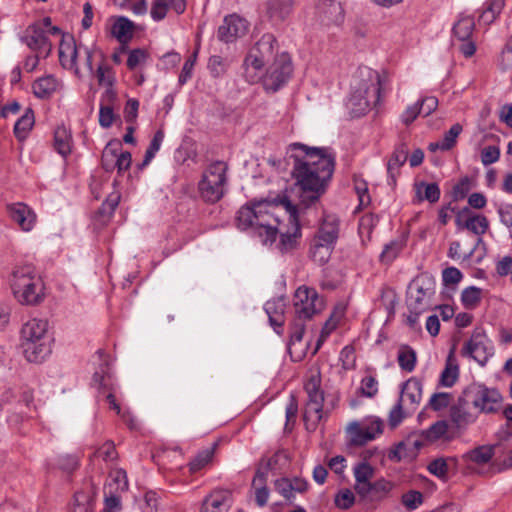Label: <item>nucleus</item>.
<instances>
[{
    "instance_id": "f8f14e48",
    "label": "nucleus",
    "mask_w": 512,
    "mask_h": 512,
    "mask_svg": "<svg viewBox=\"0 0 512 512\" xmlns=\"http://www.w3.org/2000/svg\"><path fill=\"white\" fill-rule=\"evenodd\" d=\"M304 388L308 395L304 419L307 422H311L313 428H315L323 418L324 392L321 389L320 372L311 374Z\"/></svg>"
},
{
    "instance_id": "4c0bfd02",
    "label": "nucleus",
    "mask_w": 512,
    "mask_h": 512,
    "mask_svg": "<svg viewBox=\"0 0 512 512\" xmlns=\"http://www.w3.org/2000/svg\"><path fill=\"white\" fill-rule=\"evenodd\" d=\"M416 194L420 201L427 200L434 203L439 200L441 192L437 183L422 182L417 185Z\"/></svg>"
},
{
    "instance_id": "9b49d317",
    "label": "nucleus",
    "mask_w": 512,
    "mask_h": 512,
    "mask_svg": "<svg viewBox=\"0 0 512 512\" xmlns=\"http://www.w3.org/2000/svg\"><path fill=\"white\" fill-rule=\"evenodd\" d=\"M324 301L314 288L302 285L293 295L294 314L297 319L310 320L324 309Z\"/></svg>"
},
{
    "instance_id": "338daca9",
    "label": "nucleus",
    "mask_w": 512,
    "mask_h": 512,
    "mask_svg": "<svg viewBox=\"0 0 512 512\" xmlns=\"http://www.w3.org/2000/svg\"><path fill=\"white\" fill-rule=\"evenodd\" d=\"M442 279L445 285L457 284L462 279V273L456 267H448L443 270Z\"/></svg>"
},
{
    "instance_id": "e433bc0d",
    "label": "nucleus",
    "mask_w": 512,
    "mask_h": 512,
    "mask_svg": "<svg viewBox=\"0 0 512 512\" xmlns=\"http://www.w3.org/2000/svg\"><path fill=\"white\" fill-rule=\"evenodd\" d=\"M482 300V289L476 286H469L461 293V303L464 308L473 310L479 306Z\"/></svg>"
},
{
    "instance_id": "f257e3e1",
    "label": "nucleus",
    "mask_w": 512,
    "mask_h": 512,
    "mask_svg": "<svg viewBox=\"0 0 512 512\" xmlns=\"http://www.w3.org/2000/svg\"><path fill=\"white\" fill-rule=\"evenodd\" d=\"M289 158L293 159V193L304 207L315 205L325 193L331 179L335 159L325 148L309 147L302 143L289 146Z\"/></svg>"
},
{
    "instance_id": "0eeeda50",
    "label": "nucleus",
    "mask_w": 512,
    "mask_h": 512,
    "mask_svg": "<svg viewBox=\"0 0 512 512\" xmlns=\"http://www.w3.org/2000/svg\"><path fill=\"white\" fill-rule=\"evenodd\" d=\"M301 227L281 226L279 229L278 226H247V228H254L253 235L258 236L264 245H272L279 236L277 248L281 252L292 250L297 246L302 236Z\"/></svg>"
},
{
    "instance_id": "6ab92c4d",
    "label": "nucleus",
    "mask_w": 512,
    "mask_h": 512,
    "mask_svg": "<svg viewBox=\"0 0 512 512\" xmlns=\"http://www.w3.org/2000/svg\"><path fill=\"white\" fill-rule=\"evenodd\" d=\"M248 30V22L236 14L228 15L218 28V38L225 43H231L242 37Z\"/></svg>"
},
{
    "instance_id": "dca6fc26",
    "label": "nucleus",
    "mask_w": 512,
    "mask_h": 512,
    "mask_svg": "<svg viewBox=\"0 0 512 512\" xmlns=\"http://www.w3.org/2000/svg\"><path fill=\"white\" fill-rule=\"evenodd\" d=\"M277 47V40L271 33H266L255 43L249 54L244 60L246 71L252 67L255 71H260L266 63L274 59V51Z\"/></svg>"
},
{
    "instance_id": "e2e57ef3",
    "label": "nucleus",
    "mask_w": 512,
    "mask_h": 512,
    "mask_svg": "<svg viewBox=\"0 0 512 512\" xmlns=\"http://www.w3.org/2000/svg\"><path fill=\"white\" fill-rule=\"evenodd\" d=\"M197 57V52H194L193 55H191L184 63L181 73L178 78V82L180 85H184L191 77H192V71L195 66Z\"/></svg>"
},
{
    "instance_id": "20e7f679",
    "label": "nucleus",
    "mask_w": 512,
    "mask_h": 512,
    "mask_svg": "<svg viewBox=\"0 0 512 512\" xmlns=\"http://www.w3.org/2000/svg\"><path fill=\"white\" fill-rule=\"evenodd\" d=\"M361 79L349 98V106L355 116L364 115L381 100L382 79L376 70L360 71Z\"/></svg>"
},
{
    "instance_id": "c03bdc74",
    "label": "nucleus",
    "mask_w": 512,
    "mask_h": 512,
    "mask_svg": "<svg viewBox=\"0 0 512 512\" xmlns=\"http://www.w3.org/2000/svg\"><path fill=\"white\" fill-rule=\"evenodd\" d=\"M382 425V421L377 420L375 432H370V428L359 429L353 437V442L357 445H363L368 441L375 439L377 435L382 433Z\"/></svg>"
},
{
    "instance_id": "4be33fe9",
    "label": "nucleus",
    "mask_w": 512,
    "mask_h": 512,
    "mask_svg": "<svg viewBox=\"0 0 512 512\" xmlns=\"http://www.w3.org/2000/svg\"><path fill=\"white\" fill-rule=\"evenodd\" d=\"M392 488V482L381 478L369 483L364 487V491H359L357 494L365 502H379L388 497Z\"/></svg>"
},
{
    "instance_id": "6e6d98bb",
    "label": "nucleus",
    "mask_w": 512,
    "mask_h": 512,
    "mask_svg": "<svg viewBox=\"0 0 512 512\" xmlns=\"http://www.w3.org/2000/svg\"><path fill=\"white\" fill-rule=\"evenodd\" d=\"M428 471L434 476L445 479L448 474V463L444 458H437L428 465Z\"/></svg>"
},
{
    "instance_id": "8fccbe9b",
    "label": "nucleus",
    "mask_w": 512,
    "mask_h": 512,
    "mask_svg": "<svg viewBox=\"0 0 512 512\" xmlns=\"http://www.w3.org/2000/svg\"><path fill=\"white\" fill-rule=\"evenodd\" d=\"M168 10V0H154L150 10L151 18L156 22L162 21L166 17Z\"/></svg>"
},
{
    "instance_id": "052dcab7",
    "label": "nucleus",
    "mask_w": 512,
    "mask_h": 512,
    "mask_svg": "<svg viewBox=\"0 0 512 512\" xmlns=\"http://www.w3.org/2000/svg\"><path fill=\"white\" fill-rule=\"evenodd\" d=\"M355 501V496L349 489L341 490L335 496V505L340 509H349Z\"/></svg>"
},
{
    "instance_id": "13d9d810",
    "label": "nucleus",
    "mask_w": 512,
    "mask_h": 512,
    "mask_svg": "<svg viewBox=\"0 0 512 512\" xmlns=\"http://www.w3.org/2000/svg\"><path fill=\"white\" fill-rule=\"evenodd\" d=\"M423 502V495L421 492L416 490H410L407 493L402 495V503L403 505L410 509L414 510L418 508Z\"/></svg>"
},
{
    "instance_id": "c756f323",
    "label": "nucleus",
    "mask_w": 512,
    "mask_h": 512,
    "mask_svg": "<svg viewBox=\"0 0 512 512\" xmlns=\"http://www.w3.org/2000/svg\"><path fill=\"white\" fill-rule=\"evenodd\" d=\"M495 448V445L478 446L466 452L462 457L465 462H473L478 465H485L493 458Z\"/></svg>"
},
{
    "instance_id": "412c9836",
    "label": "nucleus",
    "mask_w": 512,
    "mask_h": 512,
    "mask_svg": "<svg viewBox=\"0 0 512 512\" xmlns=\"http://www.w3.org/2000/svg\"><path fill=\"white\" fill-rule=\"evenodd\" d=\"M453 217L455 224H488L485 216L472 212L468 207L456 210L454 207L447 206L439 212V220L442 224H446Z\"/></svg>"
},
{
    "instance_id": "09e8293b",
    "label": "nucleus",
    "mask_w": 512,
    "mask_h": 512,
    "mask_svg": "<svg viewBox=\"0 0 512 512\" xmlns=\"http://www.w3.org/2000/svg\"><path fill=\"white\" fill-rule=\"evenodd\" d=\"M93 456L99 457L105 462H113L118 458V453L114 443L107 441L94 452Z\"/></svg>"
},
{
    "instance_id": "473e14b6",
    "label": "nucleus",
    "mask_w": 512,
    "mask_h": 512,
    "mask_svg": "<svg viewBox=\"0 0 512 512\" xmlns=\"http://www.w3.org/2000/svg\"><path fill=\"white\" fill-rule=\"evenodd\" d=\"M408 232H403L400 239L392 240L385 245L382 253L380 254V261L384 264L392 263L400 254L406 244L405 235Z\"/></svg>"
},
{
    "instance_id": "72a5a7b5",
    "label": "nucleus",
    "mask_w": 512,
    "mask_h": 512,
    "mask_svg": "<svg viewBox=\"0 0 512 512\" xmlns=\"http://www.w3.org/2000/svg\"><path fill=\"white\" fill-rule=\"evenodd\" d=\"M32 88L37 98L46 99L56 91L57 80L51 75L42 77L34 82Z\"/></svg>"
},
{
    "instance_id": "a211bd4d",
    "label": "nucleus",
    "mask_w": 512,
    "mask_h": 512,
    "mask_svg": "<svg viewBox=\"0 0 512 512\" xmlns=\"http://www.w3.org/2000/svg\"><path fill=\"white\" fill-rule=\"evenodd\" d=\"M471 403H468L466 396L462 393L456 403L449 408V419L452 425L459 431L466 430L476 422L478 415L471 411Z\"/></svg>"
},
{
    "instance_id": "680f3d73",
    "label": "nucleus",
    "mask_w": 512,
    "mask_h": 512,
    "mask_svg": "<svg viewBox=\"0 0 512 512\" xmlns=\"http://www.w3.org/2000/svg\"><path fill=\"white\" fill-rule=\"evenodd\" d=\"M500 158V149L498 146H487L481 151V162L484 166H489L497 162Z\"/></svg>"
},
{
    "instance_id": "a19ab883",
    "label": "nucleus",
    "mask_w": 512,
    "mask_h": 512,
    "mask_svg": "<svg viewBox=\"0 0 512 512\" xmlns=\"http://www.w3.org/2000/svg\"><path fill=\"white\" fill-rule=\"evenodd\" d=\"M409 148L404 142L396 145L390 159L388 160V168L390 171L393 169H400L408 159Z\"/></svg>"
},
{
    "instance_id": "1a4fd4ad",
    "label": "nucleus",
    "mask_w": 512,
    "mask_h": 512,
    "mask_svg": "<svg viewBox=\"0 0 512 512\" xmlns=\"http://www.w3.org/2000/svg\"><path fill=\"white\" fill-rule=\"evenodd\" d=\"M489 226H460L457 240L468 260L479 263L486 256L487 248L482 240Z\"/></svg>"
},
{
    "instance_id": "f3484780",
    "label": "nucleus",
    "mask_w": 512,
    "mask_h": 512,
    "mask_svg": "<svg viewBox=\"0 0 512 512\" xmlns=\"http://www.w3.org/2000/svg\"><path fill=\"white\" fill-rule=\"evenodd\" d=\"M86 45L77 43L73 36L63 35L59 45V61L66 69L74 71L77 77H81L77 59L83 56Z\"/></svg>"
},
{
    "instance_id": "c9c22d12",
    "label": "nucleus",
    "mask_w": 512,
    "mask_h": 512,
    "mask_svg": "<svg viewBox=\"0 0 512 512\" xmlns=\"http://www.w3.org/2000/svg\"><path fill=\"white\" fill-rule=\"evenodd\" d=\"M397 361L402 370L412 372L416 366V352L410 346L402 345L398 351Z\"/></svg>"
},
{
    "instance_id": "b1692460",
    "label": "nucleus",
    "mask_w": 512,
    "mask_h": 512,
    "mask_svg": "<svg viewBox=\"0 0 512 512\" xmlns=\"http://www.w3.org/2000/svg\"><path fill=\"white\" fill-rule=\"evenodd\" d=\"M285 308L286 303L282 297L268 300L264 305V310L269 317V322L277 333H280V329L285 321Z\"/></svg>"
},
{
    "instance_id": "39448f33",
    "label": "nucleus",
    "mask_w": 512,
    "mask_h": 512,
    "mask_svg": "<svg viewBox=\"0 0 512 512\" xmlns=\"http://www.w3.org/2000/svg\"><path fill=\"white\" fill-rule=\"evenodd\" d=\"M11 287L21 304L37 305L44 300L43 280L31 265H24L13 271Z\"/></svg>"
},
{
    "instance_id": "a18cd8bd",
    "label": "nucleus",
    "mask_w": 512,
    "mask_h": 512,
    "mask_svg": "<svg viewBox=\"0 0 512 512\" xmlns=\"http://www.w3.org/2000/svg\"><path fill=\"white\" fill-rule=\"evenodd\" d=\"M459 368L458 365L451 363L450 357L447 360L446 367L440 376V383L445 387H451L458 379Z\"/></svg>"
},
{
    "instance_id": "774afa93",
    "label": "nucleus",
    "mask_w": 512,
    "mask_h": 512,
    "mask_svg": "<svg viewBox=\"0 0 512 512\" xmlns=\"http://www.w3.org/2000/svg\"><path fill=\"white\" fill-rule=\"evenodd\" d=\"M208 69L210 74L215 78L224 74L225 68L222 57L218 55L211 56L208 61Z\"/></svg>"
},
{
    "instance_id": "f704fd0d",
    "label": "nucleus",
    "mask_w": 512,
    "mask_h": 512,
    "mask_svg": "<svg viewBox=\"0 0 512 512\" xmlns=\"http://www.w3.org/2000/svg\"><path fill=\"white\" fill-rule=\"evenodd\" d=\"M475 22L471 16L461 17L453 26V34L460 41L469 40L474 30Z\"/></svg>"
},
{
    "instance_id": "bf43d9fd",
    "label": "nucleus",
    "mask_w": 512,
    "mask_h": 512,
    "mask_svg": "<svg viewBox=\"0 0 512 512\" xmlns=\"http://www.w3.org/2000/svg\"><path fill=\"white\" fill-rule=\"evenodd\" d=\"M148 58L146 50L141 48L133 49L129 52L127 59V67L129 70H134L138 65L145 62Z\"/></svg>"
},
{
    "instance_id": "864d4df0",
    "label": "nucleus",
    "mask_w": 512,
    "mask_h": 512,
    "mask_svg": "<svg viewBox=\"0 0 512 512\" xmlns=\"http://www.w3.org/2000/svg\"><path fill=\"white\" fill-rule=\"evenodd\" d=\"M378 392V382L374 376H365L361 381L360 393L365 397L372 398Z\"/></svg>"
},
{
    "instance_id": "6e6552de",
    "label": "nucleus",
    "mask_w": 512,
    "mask_h": 512,
    "mask_svg": "<svg viewBox=\"0 0 512 512\" xmlns=\"http://www.w3.org/2000/svg\"><path fill=\"white\" fill-rule=\"evenodd\" d=\"M435 279L422 274L416 277L409 285L407 292V305L409 310L423 313L432 307L431 299L435 294Z\"/></svg>"
},
{
    "instance_id": "a878e982",
    "label": "nucleus",
    "mask_w": 512,
    "mask_h": 512,
    "mask_svg": "<svg viewBox=\"0 0 512 512\" xmlns=\"http://www.w3.org/2000/svg\"><path fill=\"white\" fill-rule=\"evenodd\" d=\"M7 213L16 224H33L37 220L36 213L22 202L7 205Z\"/></svg>"
},
{
    "instance_id": "4468645a",
    "label": "nucleus",
    "mask_w": 512,
    "mask_h": 512,
    "mask_svg": "<svg viewBox=\"0 0 512 512\" xmlns=\"http://www.w3.org/2000/svg\"><path fill=\"white\" fill-rule=\"evenodd\" d=\"M338 236L337 226H320L310 247V257L315 263L324 265L329 261Z\"/></svg>"
},
{
    "instance_id": "37998d69",
    "label": "nucleus",
    "mask_w": 512,
    "mask_h": 512,
    "mask_svg": "<svg viewBox=\"0 0 512 512\" xmlns=\"http://www.w3.org/2000/svg\"><path fill=\"white\" fill-rule=\"evenodd\" d=\"M448 427L449 426L447 421H437L433 423L428 429L423 431V436L430 442L437 441L447 433Z\"/></svg>"
},
{
    "instance_id": "0e129e2a",
    "label": "nucleus",
    "mask_w": 512,
    "mask_h": 512,
    "mask_svg": "<svg viewBox=\"0 0 512 512\" xmlns=\"http://www.w3.org/2000/svg\"><path fill=\"white\" fill-rule=\"evenodd\" d=\"M471 180L468 176L462 177L453 187V197L455 200L464 199L471 190Z\"/></svg>"
},
{
    "instance_id": "79ce46f5",
    "label": "nucleus",
    "mask_w": 512,
    "mask_h": 512,
    "mask_svg": "<svg viewBox=\"0 0 512 512\" xmlns=\"http://www.w3.org/2000/svg\"><path fill=\"white\" fill-rule=\"evenodd\" d=\"M214 448L200 451L188 464L191 473H195L205 467L213 458Z\"/></svg>"
},
{
    "instance_id": "7ed1b4c3",
    "label": "nucleus",
    "mask_w": 512,
    "mask_h": 512,
    "mask_svg": "<svg viewBox=\"0 0 512 512\" xmlns=\"http://www.w3.org/2000/svg\"><path fill=\"white\" fill-rule=\"evenodd\" d=\"M48 322L38 318L26 321L20 330V347L29 362H41L51 353Z\"/></svg>"
},
{
    "instance_id": "423d86ee",
    "label": "nucleus",
    "mask_w": 512,
    "mask_h": 512,
    "mask_svg": "<svg viewBox=\"0 0 512 512\" xmlns=\"http://www.w3.org/2000/svg\"><path fill=\"white\" fill-rule=\"evenodd\" d=\"M227 169L228 166L225 162L215 161L203 173L199 182V191L206 202L216 203L224 196Z\"/></svg>"
},
{
    "instance_id": "69168bd1",
    "label": "nucleus",
    "mask_w": 512,
    "mask_h": 512,
    "mask_svg": "<svg viewBox=\"0 0 512 512\" xmlns=\"http://www.w3.org/2000/svg\"><path fill=\"white\" fill-rule=\"evenodd\" d=\"M164 140V132L163 130H157L154 135H153V138L151 139L150 143H149V146L145 152V154L147 155V160L149 158H154L156 153L159 151L160 147H161V144Z\"/></svg>"
},
{
    "instance_id": "cd10ccee",
    "label": "nucleus",
    "mask_w": 512,
    "mask_h": 512,
    "mask_svg": "<svg viewBox=\"0 0 512 512\" xmlns=\"http://www.w3.org/2000/svg\"><path fill=\"white\" fill-rule=\"evenodd\" d=\"M422 398V384L415 378L407 380L401 391V396L398 401L402 404L403 402L409 401L412 405H418Z\"/></svg>"
},
{
    "instance_id": "2f4dec72",
    "label": "nucleus",
    "mask_w": 512,
    "mask_h": 512,
    "mask_svg": "<svg viewBox=\"0 0 512 512\" xmlns=\"http://www.w3.org/2000/svg\"><path fill=\"white\" fill-rule=\"evenodd\" d=\"M71 133L64 127L59 126L54 131V148L63 157L71 153Z\"/></svg>"
},
{
    "instance_id": "603ef678",
    "label": "nucleus",
    "mask_w": 512,
    "mask_h": 512,
    "mask_svg": "<svg viewBox=\"0 0 512 512\" xmlns=\"http://www.w3.org/2000/svg\"><path fill=\"white\" fill-rule=\"evenodd\" d=\"M451 402V395L446 392L435 393L429 400V406L434 411H440L447 408Z\"/></svg>"
},
{
    "instance_id": "9d476101",
    "label": "nucleus",
    "mask_w": 512,
    "mask_h": 512,
    "mask_svg": "<svg viewBox=\"0 0 512 512\" xmlns=\"http://www.w3.org/2000/svg\"><path fill=\"white\" fill-rule=\"evenodd\" d=\"M293 73V64L288 53L275 56L263 77V87L268 92H277L287 84Z\"/></svg>"
},
{
    "instance_id": "f03ea898",
    "label": "nucleus",
    "mask_w": 512,
    "mask_h": 512,
    "mask_svg": "<svg viewBox=\"0 0 512 512\" xmlns=\"http://www.w3.org/2000/svg\"><path fill=\"white\" fill-rule=\"evenodd\" d=\"M309 207H304L300 199L296 203L287 194H278L274 198L253 200L243 205L237 212V224H269V217L275 216V221L281 220L277 212L283 210L288 218V224H300L301 214Z\"/></svg>"
},
{
    "instance_id": "5fc2aeb1",
    "label": "nucleus",
    "mask_w": 512,
    "mask_h": 512,
    "mask_svg": "<svg viewBox=\"0 0 512 512\" xmlns=\"http://www.w3.org/2000/svg\"><path fill=\"white\" fill-rule=\"evenodd\" d=\"M305 321L306 320L297 319L296 317L294 318L290 331L289 349H291V346L302 341L305 331Z\"/></svg>"
},
{
    "instance_id": "5701e85b",
    "label": "nucleus",
    "mask_w": 512,
    "mask_h": 512,
    "mask_svg": "<svg viewBox=\"0 0 512 512\" xmlns=\"http://www.w3.org/2000/svg\"><path fill=\"white\" fill-rule=\"evenodd\" d=\"M230 508V492L215 490L203 501L200 512H228Z\"/></svg>"
},
{
    "instance_id": "3c124183",
    "label": "nucleus",
    "mask_w": 512,
    "mask_h": 512,
    "mask_svg": "<svg viewBox=\"0 0 512 512\" xmlns=\"http://www.w3.org/2000/svg\"><path fill=\"white\" fill-rule=\"evenodd\" d=\"M117 115L114 113L113 108L109 105H100L99 109V125L102 128L108 129L112 126Z\"/></svg>"
},
{
    "instance_id": "ddd939ff",
    "label": "nucleus",
    "mask_w": 512,
    "mask_h": 512,
    "mask_svg": "<svg viewBox=\"0 0 512 512\" xmlns=\"http://www.w3.org/2000/svg\"><path fill=\"white\" fill-rule=\"evenodd\" d=\"M468 403L481 413H494L501 407L502 396L498 390L480 384H471L464 389Z\"/></svg>"
},
{
    "instance_id": "393cba45",
    "label": "nucleus",
    "mask_w": 512,
    "mask_h": 512,
    "mask_svg": "<svg viewBox=\"0 0 512 512\" xmlns=\"http://www.w3.org/2000/svg\"><path fill=\"white\" fill-rule=\"evenodd\" d=\"M293 0H266V13L271 21H284L292 12Z\"/></svg>"
},
{
    "instance_id": "49530a36",
    "label": "nucleus",
    "mask_w": 512,
    "mask_h": 512,
    "mask_svg": "<svg viewBox=\"0 0 512 512\" xmlns=\"http://www.w3.org/2000/svg\"><path fill=\"white\" fill-rule=\"evenodd\" d=\"M462 130V125L455 123L447 132H445L441 139L442 151H448L455 146L456 139L461 134Z\"/></svg>"
},
{
    "instance_id": "7c9ffc66",
    "label": "nucleus",
    "mask_w": 512,
    "mask_h": 512,
    "mask_svg": "<svg viewBox=\"0 0 512 512\" xmlns=\"http://www.w3.org/2000/svg\"><path fill=\"white\" fill-rule=\"evenodd\" d=\"M35 123L34 111L27 108L25 113L16 121L14 125V135L19 141H24Z\"/></svg>"
},
{
    "instance_id": "bb28decb",
    "label": "nucleus",
    "mask_w": 512,
    "mask_h": 512,
    "mask_svg": "<svg viewBox=\"0 0 512 512\" xmlns=\"http://www.w3.org/2000/svg\"><path fill=\"white\" fill-rule=\"evenodd\" d=\"M353 474L355 478L354 489L358 493L359 491H364V487L371 483V479L374 476V468L368 462L362 461L354 466Z\"/></svg>"
},
{
    "instance_id": "de8ad7c7",
    "label": "nucleus",
    "mask_w": 512,
    "mask_h": 512,
    "mask_svg": "<svg viewBox=\"0 0 512 512\" xmlns=\"http://www.w3.org/2000/svg\"><path fill=\"white\" fill-rule=\"evenodd\" d=\"M94 75L96 76L99 85L107 86L108 88H111L114 85L115 78L112 69L109 66L102 63L99 64Z\"/></svg>"
},
{
    "instance_id": "ea45409f",
    "label": "nucleus",
    "mask_w": 512,
    "mask_h": 512,
    "mask_svg": "<svg viewBox=\"0 0 512 512\" xmlns=\"http://www.w3.org/2000/svg\"><path fill=\"white\" fill-rule=\"evenodd\" d=\"M504 0H487L486 7L479 15V20L485 24H491L501 13Z\"/></svg>"
},
{
    "instance_id": "58836bf2",
    "label": "nucleus",
    "mask_w": 512,
    "mask_h": 512,
    "mask_svg": "<svg viewBox=\"0 0 512 512\" xmlns=\"http://www.w3.org/2000/svg\"><path fill=\"white\" fill-rule=\"evenodd\" d=\"M93 381L98 384L100 392L104 393L107 390L108 393L106 395V400L109 403L110 408L113 409L117 414H120L121 407L116 401L113 387H108V385L105 383V375L100 374L99 372H95L93 375Z\"/></svg>"
},
{
    "instance_id": "aec40b11",
    "label": "nucleus",
    "mask_w": 512,
    "mask_h": 512,
    "mask_svg": "<svg viewBox=\"0 0 512 512\" xmlns=\"http://www.w3.org/2000/svg\"><path fill=\"white\" fill-rule=\"evenodd\" d=\"M24 41L27 46L46 58L52 51V44L46 35V30L41 25H30L26 29Z\"/></svg>"
},
{
    "instance_id": "c85d7f7f",
    "label": "nucleus",
    "mask_w": 512,
    "mask_h": 512,
    "mask_svg": "<svg viewBox=\"0 0 512 512\" xmlns=\"http://www.w3.org/2000/svg\"><path fill=\"white\" fill-rule=\"evenodd\" d=\"M134 23L127 17L120 16L111 28V34L122 44H126L133 37Z\"/></svg>"
},
{
    "instance_id": "2eb2a0df",
    "label": "nucleus",
    "mask_w": 512,
    "mask_h": 512,
    "mask_svg": "<svg viewBox=\"0 0 512 512\" xmlns=\"http://www.w3.org/2000/svg\"><path fill=\"white\" fill-rule=\"evenodd\" d=\"M461 353L484 366L494 355V348L484 329L475 328L469 340L464 344Z\"/></svg>"
},
{
    "instance_id": "4d7b16f0",
    "label": "nucleus",
    "mask_w": 512,
    "mask_h": 512,
    "mask_svg": "<svg viewBox=\"0 0 512 512\" xmlns=\"http://www.w3.org/2000/svg\"><path fill=\"white\" fill-rule=\"evenodd\" d=\"M327 3L329 2L327 1ZM329 8V4H324L323 1H319L316 6L317 12L327 21V23H341L344 19V11L341 12L340 15H333L329 12Z\"/></svg>"
}]
</instances>
